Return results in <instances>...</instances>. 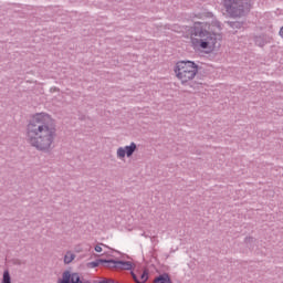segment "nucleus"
<instances>
[{"label": "nucleus", "instance_id": "obj_4", "mask_svg": "<svg viewBox=\"0 0 283 283\" xmlns=\"http://www.w3.org/2000/svg\"><path fill=\"white\" fill-rule=\"evenodd\" d=\"M251 1L252 0H223V7L229 17L237 19L238 17H242L244 12L251 10Z\"/></svg>", "mask_w": 283, "mask_h": 283}, {"label": "nucleus", "instance_id": "obj_3", "mask_svg": "<svg viewBox=\"0 0 283 283\" xmlns=\"http://www.w3.org/2000/svg\"><path fill=\"white\" fill-rule=\"evenodd\" d=\"M198 71L193 61H178L174 66L175 76L181 85H189L198 76Z\"/></svg>", "mask_w": 283, "mask_h": 283}, {"label": "nucleus", "instance_id": "obj_6", "mask_svg": "<svg viewBox=\"0 0 283 283\" xmlns=\"http://www.w3.org/2000/svg\"><path fill=\"white\" fill-rule=\"evenodd\" d=\"M134 151H136V144L132 143L129 146L119 147L117 149V158L123 160L127 156V158L132 157L134 155Z\"/></svg>", "mask_w": 283, "mask_h": 283}, {"label": "nucleus", "instance_id": "obj_13", "mask_svg": "<svg viewBox=\"0 0 283 283\" xmlns=\"http://www.w3.org/2000/svg\"><path fill=\"white\" fill-rule=\"evenodd\" d=\"M207 17H209L210 19H213V13H207Z\"/></svg>", "mask_w": 283, "mask_h": 283}, {"label": "nucleus", "instance_id": "obj_14", "mask_svg": "<svg viewBox=\"0 0 283 283\" xmlns=\"http://www.w3.org/2000/svg\"><path fill=\"white\" fill-rule=\"evenodd\" d=\"M280 36H282V39H283V27L280 30Z\"/></svg>", "mask_w": 283, "mask_h": 283}, {"label": "nucleus", "instance_id": "obj_5", "mask_svg": "<svg viewBox=\"0 0 283 283\" xmlns=\"http://www.w3.org/2000/svg\"><path fill=\"white\" fill-rule=\"evenodd\" d=\"M98 263L99 264H108V266H109V264H114V266L116 269H123L124 271H132V269L134 268V265L129 261H117V262H115V261H112V260H109V261L99 260Z\"/></svg>", "mask_w": 283, "mask_h": 283}, {"label": "nucleus", "instance_id": "obj_2", "mask_svg": "<svg viewBox=\"0 0 283 283\" xmlns=\"http://www.w3.org/2000/svg\"><path fill=\"white\" fill-rule=\"evenodd\" d=\"M222 27L220 22H195L187 31V36L190 40V45L193 50L212 54L218 48V41L222 40L220 34Z\"/></svg>", "mask_w": 283, "mask_h": 283}, {"label": "nucleus", "instance_id": "obj_1", "mask_svg": "<svg viewBox=\"0 0 283 283\" xmlns=\"http://www.w3.org/2000/svg\"><path fill=\"white\" fill-rule=\"evenodd\" d=\"M56 138V124L50 114H34L27 126V142L31 147L45 151Z\"/></svg>", "mask_w": 283, "mask_h": 283}, {"label": "nucleus", "instance_id": "obj_12", "mask_svg": "<svg viewBox=\"0 0 283 283\" xmlns=\"http://www.w3.org/2000/svg\"><path fill=\"white\" fill-rule=\"evenodd\" d=\"M232 27H233V28H240V23L234 22V23L232 24Z\"/></svg>", "mask_w": 283, "mask_h": 283}, {"label": "nucleus", "instance_id": "obj_11", "mask_svg": "<svg viewBox=\"0 0 283 283\" xmlns=\"http://www.w3.org/2000/svg\"><path fill=\"white\" fill-rule=\"evenodd\" d=\"M106 245L103 243H99L97 245H95V251L96 253H103V248H105Z\"/></svg>", "mask_w": 283, "mask_h": 283}, {"label": "nucleus", "instance_id": "obj_9", "mask_svg": "<svg viewBox=\"0 0 283 283\" xmlns=\"http://www.w3.org/2000/svg\"><path fill=\"white\" fill-rule=\"evenodd\" d=\"M133 277H134L135 282H137V283H145V282H147V280H148V274H147V272H144V273L140 275L139 279L136 277V274H133Z\"/></svg>", "mask_w": 283, "mask_h": 283}, {"label": "nucleus", "instance_id": "obj_10", "mask_svg": "<svg viewBox=\"0 0 283 283\" xmlns=\"http://www.w3.org/2000/svg\"><path fill=\"white\" fill-rule=\"evenodd\" d=\"M2 283H12L11 279H10V272L4 271L3 273V279H2Z\"/></svg>", "mask_w": 283, "mask_h": 283}, {"label": "nucleus", "instance_id": "obj_8", "mask_svg": "<svg viewBox=\"0 0 283 283\" xmlns=\"http://www.w3.org/2000/svg\"><path fill=\"white\" fill-rule=\"evenodd\" d=\"M75 258L76 255L73 252H66V254L64 255V264H71V262H74Z\"/></svg>", "mask_w": 283, "mask_h": 283}, {"label": "nucleus", "instance_id": "obj_7", "mask_svg": "<svg viewBox=\"0 0 283 283\" xmlns=\"http://www.w3.org/2000/svg\"><path fill=\"white\" fill-rule=\"evenodd\" d=\"M155 283H171V279L167 274H163L154 280Z\"/></svg>", "mask_w": 283, "mask_h": 283}]
</instances>
